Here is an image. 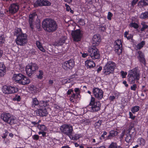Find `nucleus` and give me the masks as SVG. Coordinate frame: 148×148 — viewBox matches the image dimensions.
<instances>
[{"mask_svg": "<svg viewBox=\"0 0 148 148\" xmlns=\"http://www.w3.org/2000/svg\"><path fill=\"white\" fill-rule=\"evenodd\" d=\"M118 146L116 143L112 142L109 146L108 148H116Z\"/></svg>", "mask_w": 148, "mask_h": 148, "instance_id": "37998d69", "label": "nucleus"}, {"mask_svg": "<svg viewBox=\"0 0 148 148\" xmlns=\"http://www.w3.org/2000/svg\"><path fill=\"white\" fill-rule=\"evenodd\" d=\"M123 84H124L125 85V87H127L128 86V85L127 84V82L125 80H124V81H123Z\"/></svg>", "mask_w": 148, "mask_h": 148, "instance_id": "338daca9", "label": "nucleus"}, {"mask_svg": "<svg viewBox=\"0 0 148 148\" xmlns=\"http://www.w3.org/2000/svg\"><path fill=\"white\" fill-rule=\"evenodd\" d=\"M73 93V90L72 89H69L67 92L66 94L67 96L69 95L72 93Z\"/></svg>", "mask_w": 148, "mask_h": 148, "instance_id": "603ef678", "label": "nucleus"}, {"mask_svg": "<svg viewBox=\"0 0 148 148\" xmlns=\"http://www.w3.org/2000/svg\"><path fill=\"white\" fill-rule=\"evenodd\" d=\"M93 92L95 97L98 100H101L103 98V92L102 89L94 87Z\"/></svg>", "mask_w": 148, "mask_h": 148, "instance_id": "ddd939ff", "label": "nucleus"}, {"mask_svg": "<svg viewBox=\"0 0 148 148\" xmlns=\"http://www.w3.org/2000/svg\"><path fill=\"white\" fill-rule=\"evenodd\" d=\"M20 3V4L21 5V6L25 8L27 4L26 1L25 0H21Z\"/></svg>", "mask_w": 148, "mask_h": 148, "instance_id": "a18cd8bd", "label": "nucleus"}, {"mask_svg": "<svg viewBox=\"0 0 148 148\" xmlns=\"http://www.w3.org/2000/svg\"><path fill=\"white\" fill-rule=\"evenodd\" d=\"M10 113L3 112L2 113L1 115V118L2 119L4 122L6 123L7 120L10 115Z\"/></svg>", "mask_w": 148, "mask_h": 148, "instance_id": "a878e982", "label": "nucleus"}, {"mask_svg": "<svg viewBox=\"0 0 148 148\" xmlns=\"http://www.w3.org/2000/svg\"><path fill=\"white\" fill-rule=\"evenodd\" d=\"M91 41L92 45L88 47V52L92 59H98L100 58V54L99 50L96 47L99 45L101 41L100 35L99 34L94 35Z\"/></svg>", "mask_w": 148, "mask_h": 148, "instance_id": "f257e3e1", "label": "nucleus"}, {"mask_svg": "<svg viewBox=\"0 0 148 148\" xmlns=\"http://www.w3.org/2000/svg\"><path fill=\"white\" fill-rule=\"evenodd\" d=\"M39 74L37 75V77L40 79H42L43 78L44 73L42 70H40L39 71Z\"/></svg>", "mask_w": 148, "mask_h": 148, "instance_id": "a19ab883", "label": "nucleus"}, {"mask_svg": "<svg viewBox=\"0 0 148 148\" xmlns=\"http://www.w3.org/2000/svg\"><path fill=\"white\" fill-rule=\"evenodd\" d=\"M118 132L117 131L114 130H112L109 132V134L108 136L107 139H110L112 137H114L117 135Z\"/></svg>", "mask_w": 148, "mask_h": 148, "instance_id": "cd10ccee", "label": "nucleus"}, {"mask_svg": "<svg viewBox=\"0 0 148 148\" xmlns=\"http://www.w3.org/2000/svg\"><path fill=\"white\" fill-rule=\"evenodd\" d=\"M116 67V64L114 62L109 61L103 67V72L106 75L112 73Z\"/></svg>", "mask_w": 148, "mask_h": 148, "instance_id": "423d86ee", "label": "nucleus"}, {"mask_svg": "<svg viewBox=\"0 0 148 148\" xmlns=\"http://www.w3.org/2000/svg\"><path fill=\"white\" fill-rule=\"evenodd\" d=\"M140 17L141 19H145L148 18V11L142 13Z\"/></svg>", "mask_w": 148, "mask_h": 148, "instance_id": "4c0bfd02", "label": "nucleus"}, {"mask_svg": "<svg viewBox=\"0 0 148 148\" xmlns=\"http://www.w3.org/2000/svg\"><path fill=\"white\" fill-rule=\"evenodd\" d=\"M33 139L35 140H38L39 138V136L37 134H35L32 136Z\"/></svg>", "mask_w": 148, "mask_h": 148, "instance_id": "5fc2aeb1", "label": "nucleus"}, {"mask_svg": "<svg viewBox=\"0 0 148 148\" xmlns=\"http://www.w3.org/2000/svg\"><path fill=\"white\" fill-rule=\"evenodd\" d=\"M113 16V14L110 12H108L107 16V19L109 20H111Z\"/></svg>", "mask_w": 148, "mask_h": 148, "instance_id": "09e8293b", "label": "nucleus"}, {"mask_svg": "<svg viewBox=\"0 0 148 148\" xmlns=\"http://www.w3.org/2000/svg\"><path fill=\"white\" fill-rule=\"evenodd\" d=\"M85 65L87 69L93 68L95 66V63L92 60H87L85 62Z\"/></svg>", "mask_w": 148, "mask_h": 148, "instance_id": "4be33fe9", "label": "nucleus"}, {"mask_svg": "<svg viewBox=\"0 0 148 148\" xmlns=\"http://www.w3.org/2000/svg\"><path fill=\"white\" fill-rule=\"evenodd\" d=\"M102 121L101 120L98 121L97 122L95 123V126L96 128H99L101 125Z\"/></svg>", "mask_w": 148, "mask_h": 148, "instance_id": "49530a36", "label": "nucleus"}, {"mask_svg": "<svg viewBox=\"0 0 148 148\" xmlns=\"http://www.w3.org/2000/svg\"><path fill=\"white\" fill-rule=\"evenodd\" d=\"M17 122V120L15 116L10 114V115L9 116L6 123L11 125L16 124Z\"/></svg>", "mask_w": 148, "mask_h": 148, "instance_id": "f3484780", "label": "nucleus"}, {"mask_svg": "<svg viewBox=\"0 0 148 148\" xmlns=\"http://www.w3.org/2000/svg\"><path fill=\"white\" fill-rule=\"evenodd\" d=\"M17 33H19V34L20 33H23L22 29L20 28H18L17 29Z\"/></svg>", "mask_w": 148, "mask_h": 148, "instance_id": "774afa93", "label": "nucleus"}, {"mask_svg": "<svg viewBox=\"0 0 148 148\" xmlns=\"http://www.w3.org/2000/svg\"><path fill=\"white\" fill-rule=\"evenodd\" d=\"M38 69L37 64L31 62L27 64L26 67L25 71L29 77H31L32 75Z\"/></svg>", "mask_w": 148, "mask_h": 148, "instance_id": "0eeeda50", "label": "nucleus"}, {"mask_svg": "<svg viewBox=\"0 0 148 148\" xmlns=\"http://www.w3.org/2000/svg\"><path fill=\"white\" fill-rule=\"evenodd\" d=\"M30 89L31 90H33L34 92H35L36 90V87L34 85H32L30 86Z\"/></svg>", "mask_w": 148, "mask_h": 148, "instance_id": "13d9d810", "label": "nucleus"}, {"mask_svg": "<svg viewBox=\"0 0 148 148\" xmlns=\"http://www.w3.org/2000/svg\"><path fill=\"white\" fill-rule=\"evenodd\" d=\"M23 75L21 73L14 74L12 77V79L17 83L19 84Z\"/></svg>", "mask_w": 148, "mask_h": 148, "instance_id": "aec40b11", "label": "nucleus"}, {"mask_svg": "<svg viewBox=\"0 0 148 148\" xmlns=\"http://www.w3.org/2000/svg\"><path fill=\"white\" fill-rule=\"evenodd\" d=\"M61 129L62 130V132L69 137L71 134H73V127L70 125H63L61 127Z\"/></svg>", "mask_w": 148, "mask_h": 148, "instance_id": "9b49d317", "label": "nucleus"}, {"mask_svg": "<svg viewBox=\"0 0 148 148\" xmlns=\"http://www.w3.org/2000/svg\"><path fill=\"white\" fill-rule=\"evenodd\" d=\"M139 0H133L132 2V5L133 7L135 5Z\"/></svg>", "mask_w": 148, "mask_h": 148, "instance_id": "052dcab7", "label": "nucleus"}, {"mask_svg": "<svg viewBox=\"0 0 148 148\" xmlns=\"http://www.w3.org/2000/svg\"><path fill=\"white\" fill-rule=\"evenodd\" d=\"M82 137L81 134H75L73 136L72 134H71L69 136L70 138L73 140H76L79 139L80 137Z\"/></svg>", "mask_w": 148, "mask_h": 148, "instance_id": "2f4dec72", "label": "nucleus"}, {"mask_svg": "<svg viewBox=\"0 0 148 148\" xmlns=\"http://www.w3.org/2000/svg\"><path fill=\"white\" fill-rule=\"evenodd\" d=\"M138 5L140 7L148 6V0H141L138 2Z\"/></svg>", "mask_w": 148, "mask_h": 148, "instance_id": "c85d7f7f", "label": "nucleus"}, {"mask_svg": "<svg viewBox=\"0 0 148 148\" xmlns=\"http://www.w3.org/2000/svg\"><path fill=\"white\" fill-rule=\"evenodd\" d=\"M84 122L86 125H88L90 123V120L88 119L84 120Z\"/></svg>", "mask_w": 148, "mask_h": 148, "instance_id": "e2e57ef3", "label": "nucleus"}, {"mask_svg": "<svg viewBox=\"0 0 148 148\" xmlns=\"http://www.w3.org/2000/svg\"><path fill=\"white\" fill-rule=\"evenodd\" d=\"M141 25H142V27L140 29V31L141 32L144 31L145 29H147L148 27V25L145 24V22H144L143 23H141Z\"/></svg>", "mask_w": 148, "mask_h": 148, "instance_id": "79ce46f5", "label": "nucleus"}, {"mask_svg": "<svg viewBox=\"0 0 148 148\" xmlns=\"http://www.w3.org/2000/svg\"><path fill=\"white\" fill-rule=\"evenodd\" d=\"M6 72L5 67L3 62L0 63V77L3 76Z\"/></svg>", "mask_w": 148, "mask_h": 148, "instance_id": "b1692460", "label": "nucleus"}, {"mask_svg": "<svg viewBox=\"0 0 148 148\" xmlns=\"http://www.w3.org/2000/svg\"><path fill=\"white\" fill-rule=\"evenodd\" d=\"M115 51L118 55H120L122 52L123 45L121 41L118 39L115 41L114 43Z\"/></svg>", "mask_w": 148, "mask_h": 148, "instance_id": "f8f14e48", "label": "nucleus"}, {"mask_svg": "<svg viewBox=\"0 0 148 148\" xmlns=\"http://www.w3.org/2000/svg\"><path fill=\"white\" fill-rule=\"evenodd\" d=\"M18 90V88L15 86L5 85L2 88V91L4 93L7 94L17 92Z\"/></svg>", "mask_w": 148, "mask_h": 148, "instance_id": "9d476101", "label": "nucleus"}, {"mask_svg": "<svg viewBox=\"0 0 148 148\" xmlns=\"http://www.w3.org/2000/svg\"><path fill=\"white\" fill-rule=\"evenodd\" d=\"M4 132H5L3 134V136H2L3 139H5L6 138L7 136L8 133V131L6 130H4Z\"/></svg>", "mask_w": 148, "mask_h": 148, "instance_id": "8fccbe9b", "label": "nucleus"}, {"mask_svg": "<svg viewBox=\"0 0 148 148\" xmlns=\"http://www.w3.org/2000/svg\"><path fill=\"white\" fill-rule=\"evenodd\" d=\"M51 3L47 0H36L34 3V6L35 7L39 6H49L50 5Z\"/></svg>", "mask_w": 148, "mask_h": 148, "instance_id": "dca6fc26", "label": "nucleus"}, {"mask_svg": "<svg viewBox=\"0 0 148 148\" xmlns=\"http://www.w3.org/2000/svg\"><path fill=\"white\" fill-rule=\"evenodd\" d=\"M137 142L139 145L141 146H145V140L142 138H139L137 139Z\"/></svg>", "mask_w": 148, "mask_h": 148, "instance_id": "c756f323", "label": "nucleus"}, {"mask_svg": "<svg viewBox=\"0 0 148 148\" xmlns=\"http://www.w3.org/2000/svg\"><path fill=\"white\" fill-rule=\"evenodd\" d=\"M37 127L39 129L41 130L42 131H45L46 130V127L44 125H40L38 124L37 126Z\"/></svg>", "mask_w": 148, "mask_h": 148, "instance_id": "ea45409f", "label": "nucleus"}, {"mask_svg": "<svg viewBox=\"0 0 148 148\" xmlns=\"http://www.w3.org/2000/svg\"><path fill=\"white\" fill-rule=\"evenodd\" d=\"M19 6L17 3L11 4L8 8V11L10 14L12 15L16 13L18 11Z\"/></svg>", "mask_w": 148, "mask_h": 148, "instance_id": "2eb2a0df", "label": "nucleus"}, {"mask_svg": "<svg viewBox=\"0 0 148 148\" xmlns=\"http://www.w3.org/2000/svg\"><path fill=\"white\" fill-rule=\"evenodd\" d=\"M49 105L48 102L47 101H40L39 102V108H44L47 107Z\"/></svg>", "mask_w": 148, "mask_h": 148, "instance_id": "473e14b6", "label": "nucleus"}, {"mask_svg": "<svg viewBox=\"0 0 148 148\" xmlns=\"http://www.w3.org/2000/svg\"><path fill=\"white\" fill-rule=\"evenodd\" d=\"M5 37L4 34L2 33L0 34V44H3L5 43Z\"/></svg>", "mask_w": 148, "mask_h": 148, "instance_id": "72a5a7b5", "label": "nucleus"}, {"mask_svg": "<svg viewBox=\"0 0 148 148\" xmlns=\"http://www.w3.org/2000/svg\"><path fill=\"white\" fill-rule=\"evenodd\" d=\"M66 40V36H63L60 38L58 41L55 43L54 45L57 47L62 46L65 43Z\"/></svg>", "mask_w": 148, "mask_h": 148, "instance_id": "412c9836", "label": "nucleus"}, {"mask_svg": "<svg viewBox=\"0 0 148 148\" xmlns=\"http://www.w3.org/2000/svg\"><path fill=\"white\" fill-rule=\"evenodd\" d=\"M79 22L81 25H83L85 24L84 20L82 19H80L79 21Z\"/></svg>", "mask_w": 148, "mask_h": 148, "instance_id": "6e6d98bb", "label": "nucleus"}, {"mask_svg": "<svg viewBox=\"0 0 148 148\" xmlns=\"http://www.w3.org/2000/svg\"><path fill=\"white\" fill-rule=\"evenodd\" d=\"M42 24L44 29L49 33L55 31L58 28L56 22L51 18L45 19L42 21Z\"/></svg>", "mask_w": 148, "mask_h": 148, "instance_id": "7ed1b4c3", "label": "nucleus"}, {"mask_svg": "<svg viewBox=\"0 0 148 148\" xmlns=\"http://www.w3.org/2000/svg\"><path fill=\"white\" fill-rule=\"evenodd\" d=\"M36 44L37 47L40 51L43 52H45V49L43 48L41 43L39 40H37L36 42Z\"/></svg>", "mask_w": 148, "mask_h": 148, "instance_id": "7c9ffc66", "label": "nucleus"}, {"mask_svg": "<svg viewBox=\"0 0 148 148\" xmlns=\"http://www.w3.org/2000/svg\"><path fill=\"white\" fill-rule=\"evenodd\" d=\"M37 16V14L35 12L30 14L29 16L28 22L29 26L32 30L34 29V25H36V27L37 28L38 31H40L41 29L40 23L38 22L34 23V18L35 17Z\"/></svg>", "mask_w": 148, "mask_h": 148, "instance_id": "39448f33", "label": "nucleus"}, {"mask_svg": "<svg viewBox=\"0 0 148 148\" xmlns=\"http://www.w3.org/2000/svg\"><path fill=\"white\" fill-rule=\"evenodd\" d=\"M129 31H125L124 34V37L126 38L128 40L132 39L133 37V36L131 34H129V36H127V35H129Z\"/></svg>", "mask_w": 148, "mask_h": 148, "instance_id": "c9c22d12", "label": "nucleus"}, {"mask_svg": "<svg viewBox=\"0 0 148 148\" xmlns=\"http://www.w3.org/2000/svg\"><path fill=\"white\" fill-rule=\"evenodd\" d=\"M129 118L132 119V120H134L135 117V116H134L132 114L131 112H129Z\"/></svg>", "mask_w": 148, "mask_h": 148, "instance_id": "4d7b16f0", "label": "nucleus"}, {"mask_svg": "<svg viewBox=\"0 0 148 148\" xmlns=\"http://www.w3.org/2000/svg\"><path fill=\"white\" fill-rule=\"evenodd\" d=\"M140 108V107L139 106H136L132 108L131 110L133 113L135 114L139 111Z\"/></svg>", "mask_w": 148, "mask_h": 148, "instance_id": "f704fd0d", "label": "nucleus"}, {"mask_svg": "<svg viewBox=\"0 0 148 148\" xmlns=\"http://www.w3.org/2000/svg\"><path fill=\"white\" fill-rule=\"evenodd\" d=\"M82 54V56L83 58H85L87 56H88L89 53H84V52L83 53H81Z\"/></svg>", "mask_w": 148, "mask_h": 148, "instance_id": "bf43d9fd", "label": "nucleus"}, {"mask_svg": "<svg viewBox=\"0 0 148 148\" xmlns=\"http://www.w3.org/2000/svg\"><path fill=\"white\" fill-rule=\"evenodd\" d=\"M71 35L73 39V40L76 42L80 41L82 36V34L81 33V30L79 29L72 31Z\"/></svg>", "mask_w": 148, "mask_h": 148, "instance_id": "4468645a", "label": "nucleus"}, {"mask_svg": "<svg viewBox=\"0 0 148 148\" xmlns=\"http://www.w3.org/2000/svg\"><path fill=\"white\" fill-rule=\"evenodd\" d=\"M37 115L40 116H46L48 114V112L46 108H40L37 111Z\"/></svg>", "mask_w": 148, "mask_h": 148, "instance_id": "6ab92c4d", "label": "nucleus"}, {"mask_svg": "<svg viewBox=\"0 0 148 148\" xmlns=\"http://www.w3.org/2000/svg\"><path fill=\"white\" fill-rule=\"evenodd\" d=\"M27 35L26 34H17L16 42L17 44L20 46L24 45L27 42Z\"/></svg>", "mask_w": 148, "mask_h": 148, "instance_id": "6e6552de", "label": "nucleus"}, {"mask_svg": "<svg viewBox=\"0 0 148 148\" xmlns=\"http://www.w3.org/2000/svg\"><path fill=\"white\" fill-rule=\"evenodd\" d=\"M74 91L76 94L79 95L81 92V91L79 88H76L74 89Z\"/></svg>", "mask_w": 148, "mask_h": 148, "instance_id": "864d4df0", "label": "nucleus"}, {"mask_svg": "<svg viewBox=\"0 0 148 148\" xmlns=\"http://www.w3.org/2000/svg\"><path fill=\"white\" fill-rule=\"evenodd\" d=\"M21 99L20 96L18 95H16L14 97L13 99V100L14 101H19Z\"/></svg>", "mask_w": 148, "mask_h": 148, "instance_id": "c03bdc74", "label": "nucleus"}, {"mask_svg": "<svg viewBox=\"0 0 148 148\" xmlns=\"http://www.w3.org/2000/svg\"><path fill=\"white\" fill-rule=\"evenodd\" d=\"M128 77V81L130 84H134L136 81L138 82L140 78V74L138 67H135L130 70ZM136 88L137 86L136 84H134L131 87V89L132 90H136Z\"/></svg>", "mask_w": 148, "mask_h": 148, "instance_id": "f03ea898", "label": "nucleus"}, {"mask_svg": "<svg viewBox=\"0 0 148 148\" xmlns=\"http://www.w3.org/2000/svg\"><path fill=\"white\" fill-rule=\"evenodd\" d=\"M145 41H142L137 45L136 46V47L138 49H140L143 47V46L145 45Z\"/></svg>", "mask_w": 148, "mask_h": 148, "instance_id": "e433bc0d", "label": "nucleus"}, {"mask_svg": "<svg viewBox=\"0 0 148 148\" xmlns=\"http://www.w3.org/2000/svg\"><path fill=\"white\" fill-rule=\"evenodd\" d=\"M120 73L122 77L123 78H125L126 77V76L127 74V73L126 72H124L123 71H121Z\"/></svg>", "mask_w": 148, "mask_h": 148, "instance_id": "de8ad7c7", "label": "nucleus"}, {"mask_svg": "<svg viewBox=\"0 0 148 148\" xmlns=\"http://www.w3.org/2000/svg\"><path fill=\"white\" fill-rule=\"evenodd\" d=\"M109 98L111 101H114V99H115V97L114 96H110Z\"/></svg>", "mask_w": 148, "mask_h": 148, "instance_id": "680f3d73", "label": "nucleus"}, {"mask_svg": "<svg viewBox=\"0 0 148 148\" xmlns=\"http://www.w3.org/2000/svg\"><path fill=\"white\" fill-rule=\"evenodd\" d=\"M30 82V79L23 75L19 84L25 85L29 84Z\"/></svg>", "mask_w": 148, "mask_h": 148, "instance_id": "5701e85b", "label": "nucleus"}, {"mask_svg": "<svg viewBox=\"0 0 148 148\" xmlns=\"http://www.w3.org/2000/svg\"><path fill=\"white\" fill-rule=\"evenodd\" d=\"M102 68L101 66H99L98 68H97V73H99L102 70Z\"/></svg>", "mask_w": 148, "mask_h": 148, "instance_id": "69168bd1", "label": "nucleus"}, {"mask_svg": "<svg viewBox=\"0 0 148 148\" xmlns=\"http://www.w3.org/2000/svg\"><path fill=\"white\" fill-rule=\"evenodd\" d=\"M101 106V103L100 101H95V98L92 97L90 103L87 108L89 111L92 112H96L100 110Z\"/></svg>", "mask_w": 148, "mask_h": 148, "instance_id": "20e7f679", "label": "nucleus"}, {"mask_svg": "<svg viewBox=\"0 0 148 148\" xmlns=\"http://www.w3.org/2000/svg\"><path fill=\"white\" fill-rule=\"evenodd\" d=\"M128 133L129 134L127 133L126 135L125 140L127 143H132L134 140V136L133 134H130V131H129Z\"/></svg>", "mask_w": 148, "mask_h": 148, "instance_id": "393cba45", "label": "nucleus"}, {"mask_svg": "<svg viewBox=\"0 0 148 148\" xmlns=\"http://www.w3.org/2000/svg\"><path fill=\"white\" fill-rule=\"evenodd\" d=\"M137 57L141 63L145 65L146 60L145 58V55L142 51H138Z\"/></svg>", "mask_w": 148, "mask_h": 148, "instance_id": "a211bd4d", "label": "nucleus"}, {"mask_svg": "<svg viewBox=\"0 0 148 148\" xmlns=\"http://www.w3.org/2000/svg\"><path fill=\"white\" fill-rule=\"evenodd\" d=\"M39 102L36 98H34L32 99V107L33 108H39Z\"/></svg>", "mask_w": 148, "mask_h": 148, "instance_id": "bb28decb", "label": "nucleus"}, {"mask_svg": "<svg viewBox=\"0 0 148 148\" xmlns=\"http://www.w3.org/2000/svg\"><path fill=\"white\" fill-rule=\"evenodd\" d=\"M75 99V94L73 93V95L70 97L69 100L70 101L73 102Z\"/></svg>", "mask_w": 148, "mask_h": 148, "instance_id": "3c124183", "label": "nucleus"}, {"mask_svg": "<svg viewBox=\"0 0 148 148\" xmlns=\"http://www.w3.org/2000/svg\"><path fill=\"white\" fill-rule=\"evenodd\" d=\"M66 10L67 11H69L71 9V8L69 5H68L66 4Z\"/></svg>", "mask_w": 148, "mask_h": 148, "instance_id": "0e129e2a", "label": "nucleus"}, {"mask_svg": "<svg viewBox=\"0 0 148 148\" xmlns=\"http://www.w3.org/2000/svg\"><path fill=\"white\" fill-rule=\"evenodd\" d=\"M129 26L130 27L134 28L135 29H137L139 27L138 25L135 22H132L130 23Z\"/></svg>", "mask_w": 148, "mask_h": 148, "instance_id": "58836bf2", "label": "nucleus"}, {"mask_svg": "<svg viewBox=\"0 0 148 148\" xmlns=\"http://www.w3.org/2000/svg\"><path fill=\"white\" fill-rule=\"evenodd\" d=\"M75 65L74 60L73 59L64 62L62 64V67L65 70L68 71L73 69Z\"/></svg>", "mask_w": 148, "mask_h": 148, "instance_id": "1a4fd4ad", "label": "nucleus"}]
</instances>
